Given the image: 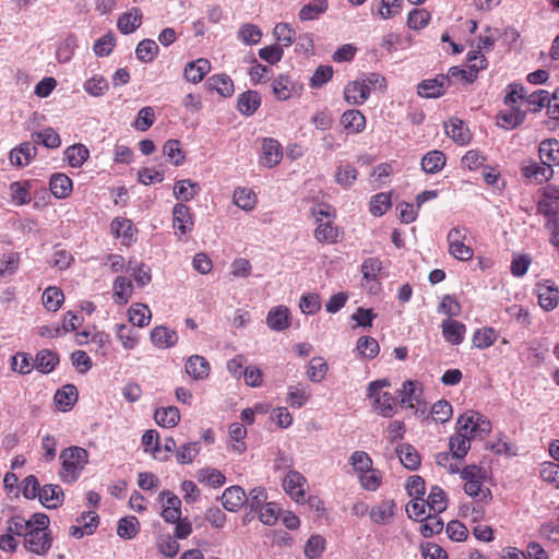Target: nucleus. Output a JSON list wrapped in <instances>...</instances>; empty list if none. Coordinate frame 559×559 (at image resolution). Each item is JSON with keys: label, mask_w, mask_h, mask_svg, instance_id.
I'll return each instance as SVG.
<instances>
[{"label": "nucleus", "mask_w": 559, "mask_h": 559, "mask_svg": "<svg viewBox=\"0 0 559 559\" xmlns=\"http://www.w3.org/2000/svg\"><path fill=\"white\" fill-rule=\"evenodd\" d=\"M525 116L526 114L524 110L511 106V110L501 112L499 115V119L501 120V127L506 129H514L524 121Z\"/></svg>", "instance_id": "58"}, {"label": "nucleus", "mask_w": 559, "mask_h": 559, "mask_svg": "<svg viewBox=\"0 0 559 559\" xmlns=\"http://www.w3.org/2000/svg\"><path fill=\"white\" fill-rule=\"evenodd\" d=\"M358 171L349 163H342L337 166L335 171V181L343 188L352 187L357 179Z\"/></svg>", "instance_id": "42"}, {"label": "nucleus", "mask_w": 559, "mask_h": 559, "mask_svg": "<svg viewBox=\"0 0 559 559\" xmlns=\"http://www.w3.org/2000/svg\"><path fill=\"white\" fill-rule=\"evenodd\" d=\"M49 189L55 198L66 199L72 191V180L66 174H53L49 180Z\"/></svg>", "instance_id": "23"}, {"label": "nucleus", "mask_w": 559, "mask_h": 559, "mask_svg": "<svg viewBox=\"0 0 559 559\" xmlns=\"http://www.w3.org/2000/svg\"><path fill=\"white\" fill-rule=\"evenodd\" d=\"M211 63L207 59L200 58L195 61L187 63L183 71V76L188 82L199 83L210 72Z\"/></svg>", "instance_id": "17"}, {"label": "nucleus", "mask_w": 559, "mask_h": 559, "mask_svg": "<svg viewBox=\"0 0 559 559\" xmlns=\"http://www.w3.org/2000/svg\"><path fill=\"white\" fill-rule=\"evenodd\" d=\"M61 468L59 476L63 483L72 484L78 480L88 463V452L81 447H69L60 452Z\"/></svg>", "instance_id": "1"}, {"label": "nucleus", "mask_w": 559, "mask_h": 559, "mask_svg": "<svg viewBox=\"0 0 559 559\" xmlns=\"http://www.w3.org/2000/svg\"><path fill=\"white\" fill-rule=\"evenodd\" d=\"M142 445L144 447L145 452H151L155 457H158L160 461H165L168 459V455L158 456L159 452L162 451V447L159 444V435L156 430L150 429L143 433Z\"/></svg>", "instance_id": "46"}, {"label": "nucleus", "mask_w": 559, "mask_h": 559, "mask_svg": "<svg viewBox=\"0 0 559 559\" xmlns=\"http://www.w3.org/2000/svg\"><path fill=\"white\" fill-rule=\"evenodd\" d=\"M142 14L138 8H133L130 12L123 13L117 22L118 29L122 34H131L140 27Z\"/></svg>", "instance_id": "28"}, {"label": "nucleus", "mask_w": 559, "mask_h": 559, "mask_svg": "<svg viewBox=\"0 0 559 559\" xmlns=\"http://www.w3.org/2000/svg\"><path fill=\"white\" fill-rule=\"evenodd\" d=\"M341 124L349 133H360L366 128V117L358 109H348L343 112Z\"/></svg>", "instance_id": "20"}, {"label": "nucleus", "mask_w": 559, "mask_h": 559, "mask_svg": "<svg viewBox=\"0 0 559 559\" xmlns=\"http://www.w3.org/2000/svg\"><path fill=\"white\" fill-rule=\"evenodd\" d=\"M349 464L353 466L357 476H359L362 473H368V469L372 467V460L367 452L355 451L349 457Z\"/></svg>", "instance_id": "60"}, {"label": "nucleus", "mask_w": 559, "mask_h": 559, "mask_svg": "<svg viewBox=\"0 0 559 559\" xmlns=\"http://www.w3.org/2000/svg\"><path fill=\"white\" fill-rule=\"evenodd\" d=\"M233 198L234 203L245 211H251L257 203V197L254 192L248 188L236 189Z\"/></svg>", "instance_id": "51"}, {"label": "nucleus", "mask_w": 559, "mask_h": 559, "mask_svg": "<svg viewBox=\"0 0 559 559\" xmlns=\"http://www.w3.org/2000/svg\"><path fill=\"white\" fill-rule=\"evenodd\" d=\"M210 370V364L203 356L193 355L186 362L187 373L195 380L207 378Z\"/></svg>", "instance_id": "24"}, {"label": "nucleus", "mask_w": 559, "mask_h": 559, "mask_svg": "<svg viewBox=\"0 0 559 559\" xmlns=\"http://www.w3.org/2000/svg\"><path fill=\"white\" fill-rule=\"evenodd\" d=\"M151 310L144 304H135L129 309V319L134 326H146L151 321Z\"/></svg>", "instance_id": "44"}, {"label": "nucleus", "mask_w": 559, "mask_h": 559, "mask_svg": "<svg viewBox=\"0 0 559 559\" xmlns=\"http://www.w3.org/2000/svg\"><path fill=\"white\" fill-rule=\"evenodd\" d=\"M34 143H40L48 148H57L61 144L59 134L52 128L32 133Z\"/></svg>", "instance_id": "49"}, {"label": "nucleus", "mask_w": 559, "mask_h": 559, "mask_svg": "<svg viewBox=\"0 0 559 559\" xmlns=\"http://www.w3.org/2000/svg\"><path fill=\"white\" fill-rule=\"evenodd\" d=\"M195 477L199 483L212 488H219L226 483L225 475L213 467H204L197 472Z\"/></svg>", "instance_id": "29"}, {"label": "nucleus", "mask_w": 559, "mask_h": 559, "mask_svg": "<svg viewBox=\"0 0 559 559\" xmlns=\"http://www.w3.org/2000/svg\"><path fill=\"white\" fill-rule=\"evenodd\" d=\"M456 427L461 430L468 431L473 438L486 435L491 430L490 421L479 413L473 411L461 415L456 421Z\"/></svg>", "instance_id": "3"}, {"label": "nucleus", "mask_w": 559, "mask_h": 559, "mask_svg": "<svg viewBox=\"0 0 559 559\" xmlns=\"http://www.w3.org/2000/svg\"><path fill=\"white\" fill-rule=\"evenodd\" d=\"M445 165V155L441 151H430L421 158V169L427 174L439 173Z\"/></svg>", "instance_id": "33"}, {"label": "nucleus", "mask_w": 559, "mask_h": 559, "mask_svg": "<svg viewBox=\"0 0 559 559\" xmlns=\"http://www.w3.org/2000/svg\"><path fill=\"white\" fill-rule=\"evenodd\" d=\"M292 81L287 75L280 74L272 83V91L278 100H286L292 95Z\"/></svg>", "instance_id": "59"}, {"label": "nucleus", "mask_w": 559, "mask_h": 559, "mask_svg": "<svg viewBox=\"0 0 559 559\" xmlns=\"http://www.w3.org/2000/svg\"><path fill=\"white\" fill-rule=\"evenodd\" d=\"M444 130L447 135L459 145H466L471 141V132L468 128L459 118H451L445 121Z\"/></svg>", "instance_id": "11"}, {"label": "nucleus", "mask_w": 559, "mask_h": 559, "mask_svg": "<svg viewBox=\"0 0 559 559\" xmlns=\"http://www.w3.org/2000/svg\"><path fill=\"white\" fill-rule=\"evenodd\" d=\"M154 419L162 427L173 428L179 423L180 413L176 406L159 407L154 413Z\"/></svg>", "instance_id": "32"}, {"label": "nucleus", "mask_w": 559, "mask_h": 559, "mask_svg": "<svg viewBox=\"0 0 559 559\" xmlns=\"http://www.w3.org/2000/svg\"><path fill=\"white\" fill-rule=\"evenodd\" d=\"M440 513L428 514L423 519L420 533L424 537H431L439 534L443 528V521L439 518Z\"/></svg>", "instance_id": "53"}, {"label": "nucleus", "mask_w": 559, "mask_h": 559, "mask_svg": "<svg viewBox=\"0 0 559 559\" xmlns=\"http://www.w3.org/2000/svg\"><path fill=\"white\" fill-rule=\"evenodd\" d=\"M43 305L48 311L56 312L64 301L63 292L57 286H49L43 293Z\"/></svg>", "instance_id": "40"}, {"label": "nucleus", "mask_w": 559, "mask_h": 559, "mask_svg": "<svg viewBox=\"0 0 559 559\" xmlns=\"http://www.w3.org/2000/svg\"><path fill=\"white\" fill-rule=\"evenodd\" d=\"M317 224L318 226L314 230V238L318 241L329 243H334L337 241L338 229L337 227L332 225V222L330 219Z\"/></svg>", "instance_id": "45"}, {"label": "nucleus", "mask_w": 559, "mask_h": 559, "mask_svg": "<svg viewBox=\"0 0 559 559\" xmlns=\"http://www.w3.org/2000/svg\"><path fill=\"white\" fill-rule=\"evenodd\" d=\"M151 341L159 348H169L177 343L178 335L174 330L165 326H156L151 332Z\"/></svg>", "instance_id": "27"}, {"label": "nucleus", "mask_w": 559, "mask_h": 559, "mask_svg": "<svg viewBox=\"0 0 559 559\" xmlns=\"http://www.w3.org/2000/svg\"><path fill=\"white\" fill-rule=\"evenodd\" d=\"M328 10V1L326 0H311L307 4H305L299 13L298 17L301 21H312L318 19L321 14H323Z\"/></svg>", "instance_id": "41"}, {"label": "nucleus", "mask_w": 559, "mask_h": 559, "mask_svg": "<svg viewBox=\"0 0 559 559\" xmlns=\"http://www.w3.org/2000/svg\"><path fill=\"white\" fill-rule=\"evenodd\" d=\"M537 211L546 218L545 227L548 231H559V188L548 186L543 190Z\"/></svg>", "instance_id": "2"}, {"label": "nucleus", "mask_w": 559, "mask_h": 559, "mask_svg": "<svg viewBox=\"0 0 559 559\" xmlns=\"http://www.w3.org/2000/svg\"><path fill=\"white\" fill-rule=\"evenodd\" d=\"M58 364L59 357L57 353L49 349L40 350L34 360V367L41 373L51 372Z\"/></svg>", "instance_id": "34"}, {"label": "nucleus", "mask_w": 559, "mask_h": 559, "mask_svg": "<svg viewBox=\"0 0 559 559\" xmlns=\"http://www.w3.org/2000/svg\"><path fill=\"white\" fill-rule=\"evenodd\" d=\"M273 33L281 47H289L296 38V32L288 23L276 24Z\"/></svg>", "instance_id": "56"}, {"label": "nucleus", "mask_w": 559, "mask_h": 559, "mask_svg": "<svg viewBox=\"0 0 559 559\" xmlns=\"http://www.w3.org/2000/svg\"><path fill=\"white\" fill-rule=\"evenodd\" d=\"M471 435L468 431L461 430L456 427V432L450 438V450L456 459H463L471 449Z\"/></svg>", "instance_id": "16"}, {"label": "nucleus", "mask_w": 559, "mask_h": 559, "mask_svg": "<svg viewBox=\"0 0 559 559\" xmlns=\"http://www.w3.org/2000/svg\"><path fill=\"white\" fill-rule=\"evenodd\" d=\"M246 492L240 486H230L222 495L223 507L229 512H236L245 506Z\"/></svg>", "instance_id": "14"}, {"label": "nucleus", "mask_w": 559, "mask_h": 559, "mask_svg": "<svg viewBox=\"0 0 559 559\" xmlns=\"http://www.w3.org/2000/svg\"><path fill=\"white\" fill-rule=\"evenodd\" d=\"M328 364L322 357H313L308 366L307 376L313 383L321 382L328 372Z\"/></svg>", "instance_id": "52"}, {"label": "nucleus", "mask_w": 559, "mask_h": 559, "mask_svg": "<svg viewBox=\"0 0 559 559\" xmlns=\"http://www.w3.org/2000/svg\"><path fill=\"white\" fill-rule=\"evenodd\" d=\"M78 390L73 384H66L55 394V402L62 412L70 411L78 401Z\"/></svg>", "instance_id": "26"}, {"label": "nucleus", "mask_w": 559, "mask_h": 559, "mask_svg": "<svg viewBox=\"0 0 559 559\" xmlns=\"http://www.w3.org/2000/svg\"><path fill=\"white\" fill-rule=\"evenodd\" d=\"M306 478L297 471H289L283 479L285 492L296 502L305 501Z\"/></svg>", "instance_id": "6"}, {"label": "nucleus", "mask_w": 559, "mask_h": 559, "mask_svg": "<svg viewBox=\"0 0 559 559\" xmlns=\"http://www.w3.org/2000/svg\"><path fill=\"white\" fill-rule=\"evenodd\" d=\"M37 154V147L33 142H23L10 152V162L13 166L24 167L28 165Z\"/></svg>", "instance_id": "9"}, {"label": "nucleus", "mask_w": 559, "mask_h": 559, "mask_svg": "<svg viewBox=\"0 0 559 559\" xmlns=\"http://www.w3.org/2000/svg\"><path fill=\"white\" fill-rule=\"evenodd\" d=\"M448 86V76L439 75L435 79L421 81L417 86V93L421 97L437 98L443 95Z\"/></svg>", "instance_id": "8"}, {"label": "nucleus", "mask_w": 559, "mask_h": 559, "mask_svg": "<svg viewBox=\"0 0 559 559\" xmlns=\"http://www.w3.org/2000/svg\"><path fill=\"white\" fill-rule=\"evenodd\" d=\"M426 504L429 510L433 513H441L447 509V496L445 492L438 486H432Z\"/></svg>", "instance_id": "47"}, {"label": "nucleus", "mask_w": 559, "mask_h": 559, "mask_svg": "<svg viewBox=\"0 0 559 559\" xmlns=\"http://www.w3.org/2000/svg\"><path fill=\"white\" fill-rule=\"evenodd\" d=\"M52 545V537L49 532L28 531L24 537L25 548L37 556L46 555Z\"/></svg>", "instance_id": "4"}, {"label": "nucleus", "mask_w": 559, "mask_h": 559, "mask_svg": "<svg viewBox=\"0 0 559 559\" xmlns=\"http://www.w3.org/2000/svg\"><path fill=\"white\" fill-rule=\"evenodd\" d=\"M283 152L280 142L272 138H266L262 142L261 162L264 166L274 167L282 160Z\"/></svg>", "instance_id": "13"}, {"label": "nucleus", "mask_w": 559, "mask_h": 559, "mask_svg": "<svg viewBox=\"0 0 559 559\" xmlns=\"http://www.w3.org/2000/svg\"><path fill=\"white\" fill-rule=\"evenodd\" d=\"M442 336L451 345H460L464 341L466 326L464 323L447 319L441 323Z\"/></svg>", "instance_id": "12"}, {"label": "nucleus", "mask_w": 559, "mask_h": 559, "mask_svg": "<svg viewBox=\"0 0 559 559\" xmlns=\"http://www.w3.org/2000/svg\"><path fill=\"white\" fill-rule=\"evenodd\" d=\"M10 193L13 202L24 205L31 202L29 182L14 181L10 185Z\"/></svg>", "instance_id": "54"}, {"label": "nucleus", "mask_w": 559, "mask_h": 559, "mask_svg": "<svg viewBox=\"0 0 559 559\" xmlns=\"http://www.w3.org/2000/svg\"><path fill=\"white\" fill-rule=\"evenodd\" d=\"M64 157L73 168H80L90 157V151L84 144H74L64 151Z\"/></svg>", "instance_id": "38"}, {"label": "nucleus", "mask_w": 559, "mask_h": 559, "mask_svg": "<svg viewBox=\"0 0 559 559\" xmlns=\"http://www.w3.org/2000/svg\"><path fill=\"white\" fill-rule=\"evenodd\" d=\"M401 463L411 471H415L420 465V455L411 444H402L396 449Z\"/></svg>", "instance_id": "35"}, {"label": "nucleus", "mask_w": 559, "mask_h": 559, "mask_svg": "<svg viewBox=\"0 0 559 559\" xmlns=\"http://www.w3.org/2000/svg\"><path fill=\"white\" fill-rule=\"evenodd\" d=\"M158 52V45L148 38L142 39L135 48L136 58L144 63L152 62Z\"/></svg>", "instance_id": "43"}, {"label": "nucleus", "mask_w": 559, "mask_h": 559, "mask_svg": "<svg viewBox=\"0 0 559 559\" xmlns=\"http://www.w3.org/2000/svg\"><path fill=\"white\" fill-rule=\"evenodd\" d=\"M372 405L379 415L389 418L394 414L395 399L391 393L384 392L374 399Z\"/></svg>", "instance_id": "50"}, {"label": "nucleus", "mask_w": 559, "mask_h": 559, "mask_svg": "<svg viewBox=\"0 0 559 559\" xmlns=\"http://www.w3.org/2000/svg\"><path fill=\"white\" fill-rule=\"evenodd\" d=\"M133 292L132 282L124 277L118 276L114 282V299L115 302L126 305Z\"/></svg>", "instance_id": "39"}, {"label": "nucleus", "mask_w": 559, "mask_h": 559, "mask_svg": "<svg viewBox=\"0 0 559 559\" xmlns=\"http://www.w3.org/2000/svg\"><path fill=\"white\" fill-rule=\"evenodd\" d=\"M356 348L359 354L367 359H373L379 354L380 347L376 338L371 336H361L358 338Z\"/></svg>", "instance_id": "57"}, {"label": "nucleus", "mask_w": 559, "mask_h": 559, "mask_svg": "<svg viewBox=\"0 0 559 559\" xmlns=\"http://www.w3.org/2000/svg\"><path fill=\"white\" fill-rule=\"evenodd\" d=\"M261 105V96L257 91L241 93L237 99L238 111L246 116H252Z\"/></svg>", "instance_id": "21"}, {"label": "nucleus", "mask_w": 559, "mask_h": 559, "mask_svg": "<svg viewBox=\"0 0 559 559\" xmlns=\"http://www.w3.org/2000/svg\"><path fill=\"white\" fill-rule=\"evenodd\" d=\"M139 533V521L135 516H126L118 522L117 534L126 539L135 537Z\"/></svg>", "instance_id": "61"}, {"label": "nucleus", "mask_w": 559, "mask_h": 559, "mask_svg": "<svg viewBox=\"0 0 559 559\" xmlns=\"http://www.w3.org/2000/svg\"><path fill=\"white\" fill-rule=\"evenodd\" d=\"M536 293L540 307L550 311L558 306L559 302V290L558 287L551 281H544L536 285Z\"/></svg>", "instance_id": "7"}, {"label": "nucleus", "mask_w": 559, "mask_h": 559, "mask_svg": "<svg viewBox=\"0 0 559 559\" xmlns=\"http://www.w3.org/2000/svg\"><path fill=\"white\" fill-rule=\"evenodd\" d=\"M116 334L124 349H132L138 344V332L133 326L121 323L116 325Z\"/></svg>", "instance_id": "48"}, {"label": "nucleus", "mask_w": 559, "mask_h": 559, "mask_svg": "<svg viewBox=\"0 0 559 559\" xmlns=\"http://www.w3.org/2000/svg\"><path fill=\"white\" fill-rule=\"evenodd\" d=\"M84 90L90 95L94 97H99L103 96L109 90V84L107 80L102 75H94L85 81Z\"/></svg>", "instance_id": "62"}, {"label": "nucleus", "mask_w": 559, "mask_h": 559, "mask_svg": "<svg viewBox=\"0 0 559 559\" xmlns=\"http://www.w3.org/2000/svg\"><path fill=\"white\" fill-rule=\"evenodd\" d=\"M369 98V90L360 81L349 82L344 87V99L350 105H362Z\"/></svg>", "instance_id": "19"}, {"label": "nucleus", "mask_w": 559, "mask_h": 559, "mask_svg": "<svg viewBox=\"0 0 559 559\" xmlns=\"http://www.w3.org/2000/svg\"><path fill=\"white\" fill-rule=\"evenodd\" d=\"M496 331L492 328L478 329L474 332L473 344L479 349L491 346L496 341Z\"/></svg>", "instance_id": "64"}, {"label": "nucleus", "mask_w": 559, "mask_h": 559, "mask_svg": "<svg viewBox=\"0 0 559 559\" xmlns=\"http://www.w3.org/2000/svg\"><path fill=\"white\" fill-rule=\"evenodd\" d=\"M538 154L540 162L546 166L552 168V166L559 165V140L547 139L540 142Z\"/></svg>", "instance_id": "15"}, {"label": "nucleus", "mask_w": 559, "mask_h": 559, "mask_svg": "<svg viewBox=\"0 0 559 559\" xmlns=\"http://www.w3.org/2000/svg\"><path fill=\"white\" fill-rule=\"evenodd\" d=\"M521 173L525 179L538 185L548 181L554 176L552 168L535 160L524 162L521 166Z\"/></svg>", "instance_id": "5"}, {"label": "nucleus", "mask_w": 559, "mask_h": 559, "mask_svg": "<svg viewBox=\"0 0 559 559\" xmlns=\"http://www.w3.org/2000/svg\"><path fill=\"white\" fill-rule=\"evenodd\" d=\"M266 490L263 487H255L246 495L245 506L249 509V513L245 515V520L251 516V513H257L266 502Z\"/></svg>", "instance_id": "31"}, {"label": "nucleus", "mask_w": 559, "mask_h": 559, "mask_svg": "<svg viewBox=\"0 0 559 559\" xmlns=\"http://www.w3.org/2000/svg\"><path fill=\"white\" fill-rule=\"evenodd\" d=\"M430 414L433 421L444 424L452 417V405L447 400H439L431 406Z\"/></svg>", "instance_id": "55"}, {"label": "nucleus", "mask_w": 559, "mask_h": 559, "mask_svg": "<svg viewBox=\"0 0 559 559\" xmlns=\"http://www.w3.org/2000/svg\"><path fill=\"white\" fill-rule=\"evenodd\" d=\"M174 228L178 229L181 235L191 231L193 227V217L190 207L183 203H177L173 209Z\"/></svg>", "instance_id": "10"}, {"label": "nucleus", "mask_w": 559, "mask_h": 559, "mask_svg": "<svg viewBox=\"0 0 559 559\" xmlns=\"http://www.w3.org/2000/svg\"><path fill=\"white\" fill-rule=\"evenodd\" d=\"M266 324L273 331H284L290 325L289 310L285 306L272 308L266 316Z\"/></svg>", "instance_id": "18"}, {"label": "nucleus", "mask_w": 559, "mask_h": 559, "mask_svg": "<svg viewBox=\"0 0 559 559\" xmlns=\"http://www.w3.org/2000/svg\"><path fill=\"white\" fill-rule=\"evenodd\" d=\"M163 154L176 166L181 165L186 158L180 147V142L174 139L165 142L163 146Z\"/></svg>", "instance_id": "63"}, {"label": "nucleus", "mask_w": 559, "mask_h": 559, "mask_svg": "<svg viewBox=\"0 0 559 559\" xmlns=\"http://www.w3.org/2000/svg\"><path fill=\"white\" fill-rule=\"evenodd\" d=\"M200 186L190 179L178 180L174 187V195L180 201H191L200 192Z\"/></svg>", "instance_id": "30"}, {"label": "nucleus", "mask_w": 559, "mask_h": 559, "mask_svg": "<svg viewBox=\"0 0 559 559\" xmlns=\"http://www.w3.org/2000/svg\"><path fill=\"white\" fill-rule=\"evenodd\" d=\"M39 502L47 509H56L63 499V491L59 485H45L40 489Z\"/></svg>", "instance_id": "25"}, {"label": "nucleus", "mask_w": 559, "mask_h": 559, "mask_svg": "<svg viewBox=\"0 0 559 559\" xmlns=\"http://www.w3.org/2000/svg\"><path fill=\"white\" fill-rule=\"evenodd\" d=\"M395 503L384 500L370 510V519L377 524H386L394 515Z\"/></svg>", "instance_id": "36"}, {"label": "nucleus", "mask_w": 559, "mask_h": 559, "mask_svg": "<svg viewBox=\"0 0 559 559\" xmlns=\"http://www.w3.org/2000/svg\"><path fill=\"white\" fill-rule=\"evenodd\" d=\"M78 522L82 525L71 526L70 535L74 538H82L84 535L93 534L98 525L99 518L94 512H84L81 519H78Z\"/></svg>", "instance_id": "22"}, {"label": "nucleus", "mask_w": 559, "mask_h": 559, "mask_svg": "<svg viewBox=\"0 0 559 559\" xmlns=\"http://www.w3.org/2000/svg\"><path fill=\"white\" fill-rule=\"evenodd\" d=\"M209 88L215 90L221 96L229 97L234 94V82L226 74L211 76L206 82Z\"/></svg>", "instance_id": "37"}]
</instances>
